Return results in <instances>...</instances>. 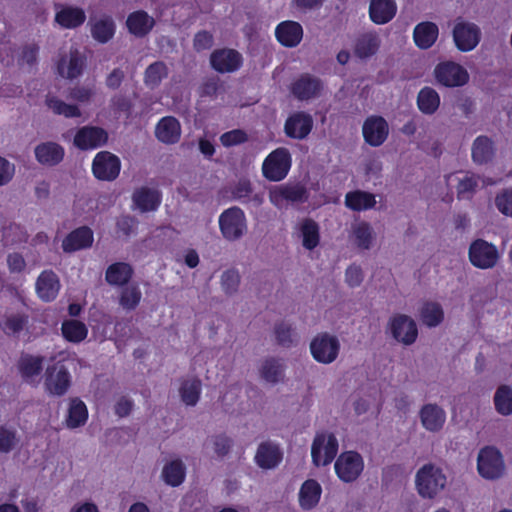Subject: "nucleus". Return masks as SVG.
Masks as SVG:
<instances>
[{"label":"nucleus","instance_id":"052dcab7","mask_svg":"<svg viewBox=\"0 0 512 512\" xmlns=\"http://www.w3.org/2000/svg\"><path fill=\"white\" fill-rule=\"evenodd\" d=\"M18 444L16 431L5 426L0 427V453L11 452Z\"/></svg>","mask_w":512,"mask_h":512},{"label":"nucleus","instance_id":"39448f33","mask_svg":"<svg viewBox=\"0 0 512 512\" xmlns=\"http://www.w3.org/2000/svg\"><path fill=\"white\" fill-rule=\"evenodd\" d=\"M470 263L481 270L493 269L500 260V252L497 246L484 239H476L468 248Z\"/></svg>","mask_w":512,"mask_h":512},{"label":"nucleus","instance_id":"f3484780","mask_svg":"<svg viewBox=\"0 0 512 512\" xmlns=\"http://www.w3.org/2000/svg\"><path fill=\"white\" fill-rule=\"evenodd\" d=\"M108 133L101 127L83 126L76 132L73 143L80 150H92L106 144Z\"/></svg>","mask_w":512,"mask_h":512},{"label":"nucleus","instance_id":"6e6552de","mask_svg":"<svg viewBox=\"0 0 512 512\" xmlns=\"http://www.w3.org/2000/svg\"><path fill=\"white\" fill-rule=\"evenodd\" d=\"M291 167V155L286 148H277L264 160L262 172L270 181H280L286 177Z\"/></svg>","mask_w":512,"mask_h":512},{"label":"nucleus","instance_id":"6ab92c4d","mask_svg":"<svg viewBox=\"0 0 512 512\" xmlns=\"http://www.w3.org/2000/svg\"><path fill=\"white\" fill-rule=\"evenodd\" d=\"M86 64L85 56L77 49H70L68 53L61 56L57 63L58 74L65 79L79 77Z\"/></svg>","mask_w":512,"mask_h":512},{"label":"nucleus","instance_id":"7c9ffc66","mask_svg":"<svg viewBox=\"0 0 512 512\" xmlns=\"http://www.w3.org/2000/svg\"><path fill=\"white\" fill-rule=\"evenodd\" d=\"M277 40L285 47H296L303 38V28L295 21H283L275 30Z\"/></svg>","mask_w":512,"mask_h":512},{"label":"nucleus","instance_id":"a19ab883","mask_svg":"<svg viewBox=\"0 0 512 512\" xmlns=\"http://www.w3.org/2000/svg\"><path fill=\"white\" fill-rule=\"evenodd\" d=\"M202 382L196 377L184 379L179 387L181 401L187 406H195L200 398Z\"/></svg>","mask_w":512,"mask_h":512},{"label":"nucleus","instance_id":"7ed1b4c3","mask_svg":"<svg viewBox=\"0 0 512 512\" xmlns=\"http://www.w3.org/2000/svg\"><path fill=\"white\" fill-rule=\"evenodd\" d=\"M218 224L222 237L229 242L240 240L248 231L246 215L236 206L225 209L219 215Z\"/></svg>","mask_w":512,"mask_h":512},{"label":"nucleus","instance_id":"5fc2aeb1","mask_svg":"<svg viewBox=\"0 0 512 512\" xmlns=\"http://www.w3.org/2000/svg\"><path fill=\"white\" fill-rule=\"evenodd\" d=\"M493 204L501 215L512 218V187L502 188L497 191Z\"/></svg>","mask_w":512,"mask_h":512},{"label":"nucleus","instance_id":"0eeeda50","mask_svg":"<svg viewBox=\"0 0 512 512\" xmlns=\"http://www.w3.org/2000/svg\"><path fill=\"white\" fill-rule=\"evenodd\" d=\"M364 459L355 451L342 452L334 463L337 477L344 483L356 481L364 470Z\"/></svg>","mask_w":512,"mask_h":512},{"label":"nucleus","instance_id":"412c9836","mask_svg":"<svg viewBox=\"0 0 512 512\" xmlns=\"http://www.w3.org/2000/svg\"><path fill=\"white\" fill-rule=\"evenodd\" d=\"M132 203V208L141 213L152 212L160 206L161 194L157 189L143 186L133 192Z\"/></svg>","mask_w":512,"mask_h":512},{"label":"nucleus","instance_id":"6e6d98bb","mask_svg":"<svg viewBox=\"0 0 512 512\" xmlns=\"http://www.w3.org/2000/svg\"><path fill=\"white\" fill-rule=\"evenodd\" d=\"M142 293L137 285H129L121 290L119 303L126 310H133L140 303Z\"/></svg>","mask_w":512,"mask_h":512},{"label":"nucleus","instance_id":"680f3d73","mask_svg":"<svg viewBox=\"0 0 512 512\" xmlns=\"http://www.w3.org/2000/svg\"><path fill=\"white\" fill-rule=\"evenodd\" d=\"M248 139L247 134L240 129H234L221 135L220 141L223 146L231 147L242 144Z\"/></svg>","mask_w":512,"mask_h":512},{"label":"nucleus","instance_id":"c756f323","mask_svg":"<svg viewBox=\"0 0 512 512\" xmlns=\"http://www.w3.org/2000/svg\"><path fill=\"white\" fill-rule=\"evenodd\" d=\"M397 13L395 0H371L369 5V17L377 25L390 22Z\"/></svg>","mask_w":512,"mask_h":512},{"label":"nucleus","instance_id":"f03ea898","mask_svg":"<svg viewBox=\"0 0 512 512\" xmlns=\"http://www.w3.org/2000/svg\"><path fill=\"white\" fill-rule=\"evenodd\" d=\"M477 472L485 480L494 481L502 478L506 464L502 452L495 446L482 447L477 454Z\"/></svg>","mask_w":512,"mask_h":512},{"label":"nucleus","instance_id":"3c124183","mask_svg":"<svg viewBox=\"0 0 512 512\" xmlns=\"http://www.w3.org/2000/svg\"><path fill=\"white\" fill-rule=\"evenodd\" d=\"M493 153V145L489 138L480 136L475 139L472 146V158L476 163H486L492 158Z\"/></svg>","mask_w":512,"mask_h":512},{"label":"nucleus","instance_id":"ea45409f","mask_svg":"<svg viewBox=\"0 0 512 512\" xmlns=\"http://www.w3.org/2000/svg\"><path fill=\"white\" fill-rule=\"evenodd\" d=\"M186 476V467L182 460L174 459L166 463L162 469L161 477L163 481L172 487H177L183 483Z\"/></svg>","mask_w":512,"mask_h":512},{"label":"nucleus","instance_id":"37998d69","mask_svg":"<svg viewBox=\"0 0 512 512\" xmlns=\"http://www.w3.org/2000/svg\"><path fill=\"white\" fill-rule=\"evenodd\" d=\"M380 43L381 40L376 33H365L357 39L354 52L359 58H369L378 51Z\"/></svg>","mask_w":512,"mask_h":512},{"label":"nucleus","instance_id":"dca6fc26","mask_svg":"<svg viewBox=\"0 0 512 512\" xmlns=\"http://www.w3.org/2000/svg\"><path fill=\"white\" fill-rule=\"evenodd\" d=\"M421 426L429 433H439L443 430L447 414L437 403H425L418 411Z\"/></svg>","mask_w":512,"mask_h":512},{"label":"nucleus","instance_id":"bf43d9fd","mask_svg":"<svg viewBox=\"0 0 512 512\" xmlns=\"http://www.w3.org/2000/svg\"><path fill=\"white\" fill-rule=\"evenodd\" d=\"M274 334L278 344L284 347H290L295 342V336L290 324L280 322L274 327Z\"/></svg>","mask_w":512,"mask_h":512},{"label":"nucleus","instance_id":"a878e982","mask_svg":"<svg viewBox=\"0 0 512 512\" xmlns=\"http://www.w3.org/2000/svg\"><path fill=\"white\" fill-rule=\"evenodd\" d=\"M58 276L52 270H45L38 276L35 289L38 297L45 302L53 301L60 290Z\"/></svg>","mask_w":512,"mask_h":512},{"label":"nucleus","instance_id":"2f4dec72","mask_svg":"<svg viewBox=\"0 0 512 512\" xmlns=\"http://www.w3.org/2000/svg\"><path fill=\"white\" fill-rule=\"evenodd\" d=\"M155 135L162 143H177L181 137V125L175 117H163L155 127Z\"/></svg>","mask_w":512,"mask_h":512},{"label":"nucleus","instance_id":"c9c22d12","mask_svg":"<svg viewBox=\"0 0 512 512\" xmlns=\"http://www.w3.org/2000/svg\"><path fill=\"white\" fill-rule=\"evenodd\" d=\"M88 420V409L86 404L79 398L69 400L64 423L69 429H76L84 426Z\"/></svg>","mask_w":512,"mask_h":512},{"label":"nucleus","instance_id":"cd10ccee","mask_svg":"<svg viewBox=\"0 0 512 512\" xmlns=\"http://www.w3.org/2000/svg\"><path fill=\"white\" fill-rule=\"evenodd\" d=\"M94 240L93 231L86 226L79 227L70 232L62 241V249L66 253H72L92 246Z\"/></svg>","mask_w":512,"mask_h":512},{"label":"nucleus","instance_id":"c03bdc74","mask_svg":"<svg viewBox=\"0 0 512 512\" xmlns=\"http://www.w3.org/2000/svg\"><path fill=\"white\" fill-rule=\"evenodd\" d=\"M132 273L133 270L129 264L117 262L107 268L105 278L110 285L122 286L130 280Z\"/></svg>","mask_w":512,"mask_h":512},{"label":"nucleus","instance_id":"9d476101","mask_svg":"<svg viewBox=\"0 0 512 512\" xmlns=\"http://www.w3.org/2000/svg\"><path fill=\"white\" fill-rule=\"evenodd\" d=\"M452 34L455 46L462 52L472 51L481 40L478 25L461 18L456 19Z\"/></svg>","mask_w":512,"mask_h":512},{"label":"nucleus","instance_id":"13d9d810","mask_svg":"<svg viewBox=\"0 0 512 512\" xmlns=\"http://www.w3.org/2000/svg\"><path fill=\"white\" fill-rule=\"evenodd\" d=\"M231 447V440L225 435H216L206 442V448L218 457H224L228 454Z\"/></svg>","mask_w":512,"mask_h":512},{"label":"nucleus","instance_id":"72a5a7b5","mask_svg":"<svg viewBox=\"0 0 512 512\" xmlns=\"http://www.w3.org/2000/svg\"><path fill=\"white\" fill-rule=\"evenodd\" d=\"M439 35L438 26L430 21L417 24L413 30V39L420 49H428L434 45Z\"/></svg>","mask_w":512,"mask_h":512},{"label":"nucleus","instance_id":"f257e3e1","mask_svg":"<svg viewBox=\"0 0 512 512\" xmlns=\"http://www.w3.org/2000/svg\"><path fill=\"white\" fill-rule=\"evenodd\" d=\"M447 484V477L439 466L428 463L423 465L415 475V488L424 499H434Z\"/></svg>","mask_w":512,"mask_h":512},{"label":"nucleus","instance_id":"774afa93","mask_svg":"<svg viewBox=\"0 0 512 512\" xmlns=\"http://www.w3.org/2000/svg\"><path fill=\"white\" fill-rule=\"evenodd\" d=\"M7 266L11 273H21L26 267L24 257L17 252L9 253L7 255Z\"/></svg>","mask_w":512,"mask_h":512},{"label":"nucleus","instance_id":"e433bc0d","mask_svg":"<svg viewBox=\"0 0 512 512\" xmlns=\"http://www.w3.org/2000/svg\"><path fill=\"white\" fill-rule=\"evenodd\" d=\"M115 22L110 16H100L91 20V35L100 42L107 43L115 34Z\"/></svg>","mask_w":512,"mask_h":512},{"label":"nucleus","instance_id":"2eb2a0df","mask_svg":"<svg viewBox=\"0 0 512 512\" xmlns=\"http://www.w3.org/2000/svg\"><path fill=\"white\" fill-rule=\"evenodd\" d=\"M389 124L378 115L367 117L362 125V134L365 142L372 147L381 146L389 136Z\"/></svg>","mask_w":512,"mask_h":512},{"label":"nucleus","instance_id":"de8ad7c7","mask_svg":"<svg viewBox=\"0 0 512 512\" xmlns=\"http://www.w3.org/2000/svg\"><path fill=\"white\" fill-rule=\"evenodd\" d=\"M61 331L63 337L72 343H80L86 339L88 335L87 326L78 320H65L62 323Z\"/></svg>","mask_w":512,"mask_h":512},{"label":"nucleus","instance_id":"473e14b6","mask_svg":"<svg viewBox=\"0 0 512 512\" xmlns=\"http://www.w3.org/2000/svg\"><path fill=\"white\" fill-rule=\"evenodd\" d=\"M322 83L308 75L302 76L292 84V94L299 100H309L320 95Z\"/></svg>","mask_w":512,"mask_h":512},{"label":"nucleus","instance_id":"f704fd0d","mask_svg":"<svg viewBox=\"0 0 512 512\" xmlns=\"http://www.w3.org/2000/svg\"><path fill=\"white\" fill-rule=\"evenodd\" d=\"M154 24V18L143 10L132 12L126 20L129 32L137 37L147 35L154 27Z\"/></svg>","mask_w":512,"mask_h":512},{"label":"nucleus","instance_id":"9b49d317","mask_svg":"<svg viewBox=\"0 0 512 512\" xmlns=\"http://www.w3.org/2000/svg\"><path fill=\"white\" fill-rule=\"evenodd\" d=\"M387 331L397 342L403 345L413 344L418 336L416 322L405 314L392 316L388 321Z\"/></svg>","mask_w":512,"mask_h":512},{"label":"nucleus","instance_id":"aec40b11","mask_svg":"<svg viewBox=\"0 0 512 512\" xmlns=\"http://www.w3.org/2000/svg\"><path fill=\"white\" fill-rule=\"evenodd\" d=\"M312 128V116L302 111L292 113L284 124L286 136L296 140L305 139L310 134Z\"/></svg>","mask_w":512,"mask_h":512},{"label":"nucleus","instance_id":"e2e57ef3","mask_svg":"<svg viewBox=\"0 0 512 512\" xmlns=\"http://www.w3.org/2000/svg\"><path fill=\"white\" fill-rule=\"evenodd\" d=\"M287 204L299 203L306 199V190L300 185H282Z\"/></svg>","mask_w":512,"mask_h":512},{"label":"nucleus","instance_id":"58836bf2","mask_svg":"<svg viewBox=\"0 0 512 512\" xmlns=\"http://www.w3.org/2000/svg\"><path fill=\"white\" fill-rule=\"evenodd\" d=\"M419 317L421 322L429 327H437L444 320V310L438 302H424L419 309Z\"/></svg>","mask_w":512,"mask_h":512},{"label":"nucleus","instance_id":"69168bd1","mask_svg":"<svg viewBox=\"0 0 512 512\" xmlns=\"http://www.w3.org/2000/svg\"><path fill=\"white\" fill-rule=\"evenodd\" d=\"M15 164L0 156V186L7 185L15 175Z\"/></svg>","mask_w":512,"mask_h":512},{"label":"nucleus","instance_id":"4d7b16f0","mask_svg":"<svg viewBox=\"0 0 512 512\" xmlns=\"http://www.w3.org/2000/svg\"><path fill=\"white\" fill-rule=\"evenodd\" d=\"M480 182H482V184L485 185V183L478 175L469 172L465 173L462 177L458 179V195L462 197H468L469 195L475 192Z\"/></svg>","mask_w":512,"mask_h":512},{"label":"nucleus","instance_id":"a18cd8bd","mask_svg":"<svg viewBox=\"0 0 512 512\" xmlns=\"http://www.w3.org/2000/svg\"><path fill=\"white\" fill-rule=\"evenodd\" d=\"M493 404L501 416L512 415V387L507 384L500 385L494 393Z\"/></svg>","mask_w":512,"mask_h":512},{"label":"nucleus","instance_id":"1a4fd4ad","mask_svg":"<svg viewBox=\"0 0 512 512\" xmlns=\"http://www.w3.org/2000/svg\"><path fill=\"white\" fill-rule=\"evenodd\" d=\"M338 440L332 433H319L311 445V457L315 466L330 464L338 452Z\"/></svg>","mask_w":512,"mask_h":512},{"label":"nucleus","instance_id":"423d86ee","mask_svg":"<svg viewBox=\"0 0 512 512\" xmlns=\"http://www.w3.org/2000/svg\"><path fill=\"white\" fill-rule=\"evenodd\" d=\"M433 75L439 85L447 88L464 86L470 78L467 69L453 61H444L437 64Z\"/></svg>","mask_w":512,"mask_h":512},{"label":"nucleus","instance_id":"4c0bfd02","mask_svg":"<svg viewBox=\"0 0 512 512\" xmlns=\"http://www.w3.org/2000/svg\"><path fill=\"white\" fill-rule=\"evenodd\" d=\"M376 205L375 195L366 191L355 190L345 195V206L352 211H366Z\"/></svg>","mask_w":512,"mask_h":512},{"label":"nucleus","instance_id":"20e7f679","mask_svg":"<svg viewBox=\"0 0 512 512\" xmlns=\"http://www.w3.org/2000/svg\"><path fill=\"white\" fill-rule=\"evenodd\" d=\"M309 350L316 362L329 365L338 359L341 342L338 336L329 332H321L311 340Z\"/></svg>","mask_w":512,"mask_h":512},{"label":"nucleus","instance_id":"864d4df0","mask_svg":"<svg viewBox=\"0 0 512 512\" xmlns=\"http://www.w3.org/2000/svg\"><path fill=\"white\" fill-rule=\"evenodd\" d=\"M167 75V66L163 62H154L145 70L144 83L147 87L153 89L157 87Z\"/></svg>","mask_w":512,"mask_h":512},{"label":"nucleus","instance_id":"8fccbe9b","mask_svg":"<svg viewBox=\"0 0 512 512\" xmlns=\"http://www.w3.org/2000/svg\"><path fill=\"white\" fill-rule=\"evenodd\" d=\"M45 103L56 115H62L66 118H76L81 116V111L77 105L68 104L55 96H47Z\"/></svg>","mask_w":512,"mask_h":512},{"label":"nucleus","instance_id":"338daca9","mask_svg":"<svg viewBox=\"0 0 512 512\" xmlns=\"http://www.w3.org/2000/svg\"><path fill=\"white\" fill-rule=\"evenodd\" d=\"M38 50L39 49L36 45H27L23 47L18 60L19 65H34L37 60Z\"/></svg>","mask_w":512,"mask_h":512},{"label":"nucleus","instance_id":"393cba45","mask_svg":"<svg viewBox=\"0 0 512 512\" xmlns=\"http://www.w3.org/2000/svg\"><path fill=\"white\" fill-rule=\"evenodd\" d=\"M295 236L305 250L312 251L320 244V227L310 218L303 219L296 226Z\"/></svg>","mask_w":512,"mask_h":512},{"label":"nucleus","instance_id":"49530a36","mask_svg":"<svg viewBox=\"0 0 512 512\" xmlns=\"http://www.w3.org/2000/svg\"><path fill=\"white\" fill-rule=\"evenodd\" d=\"M417 106L422 113L432 115L440 106V96L433 88L424 87L418 93Z\"/></svg>","mask_w":512,"mask_h":512},{"label":"nucleus","instance_id":"79ce46f5","mask_svg":"<svg viewBox=\"0 0 512 512\" xmlns=\"http://www.w3.org/2000/svg\"><path fill=\"white\" fill-rule=\"evenodd\" d=\"M284 370V364L280 359L267 358L262 362L259 373L267 383L276 384L283 380Z\"/></svg>","mask_w":512,"mask_h":512},{"label":"nucleus","instance_id":"603ef678","mask_svg":"<svg viewBox=\"0 0 512 512\" xmlns=\"http://www.w3.org/2000/svg\"><path fill=\"white\" fill-rule=\"evenodd\" d=\"M241 276L237 269L231 268L220 275V287L226 296H234L239 291Z\"/></svg>","mask_w":512,"mask_h":512},{"label":"nucleus","instance_id":"a211bd4d","mask_svg":"<svg viewBox=\"0 0 512 512\" xmlns=\"http://www.w3.org/2000/svg\"><path fill=\"white\" fill-rule=\"evenodd\" d=\"M349 241L356 249L366 251L376 245L377 234L369 222L357 221L351 225Z\"/></svg>","mask_w":512,"mask_h":512},{"label":"nucleus","instance_id":"b1692460","mask_svg":"<svg viewBox=\"0 0 512 512\" xmlns=\"http://www.w3.org/2000/svg\"><path fill=\"white\" fill-rule=\"evenodd\" d=\"M44 357L39 355L23 354L17 363L18 371L23 380L30 384H37L43 371Z\"/></svg>","mask_w":512,"mask_h":512},{"label":"nucleus","instance_id":"ddd939ff","mask_svg":"<svg viewBox=\"0 0 512 512\" xmlns=\"http://www.w3.org/2000/svg\"><path fill=\"white\" fill-rule=\"evenodd\" d=\"M120 169V159L108 151L98 152L92 162V172L98 180L113 181L118 177Z\"/></svg>","mask_w":512,"mask_h":512},{"label":"nucleus","instance_id":"4be33fe9","mask_svg":"<svg viewBox=\"0 0 512 512\" xmlns=\"http://www.w3.org/2000/svg\"><path fill=\"white\" fill-rule=\"evenodd\" d=\"M34 155L39 164L47 167H53L62 162L65 150L60 144L53 141H47L35 146Z\"/></svg>","mask_w":512,"mask_h":512},{"label":"nucleus","instance_id":"0e129e2a","mask_svg":"<svg viewBox=\"0 0 512 512\" xmlns=\"http://www.w3.org/2000/svg\"><path fill=\"white\" fill-rule=\"evenodd\" d=\"M363 271L360 266L352 264L347 267L345 271V283L351 287L356 288L363 282Z\"/></svg>","mask_w":512,"mask_h":512},{"label":"nucleus","instance_id":"09e8293b","mask_svg":"<svg viewBox=\"0 0 512 512\" xmlns=\"http://www.w3.org/2000/svg\"><path fill=\"white\" fill-rule=\"evenodd\" d=\"M232 195L235 199L243 202H253L259 206L263 203V195L259 193L253 194L251 183L248 180H239L232 189Z\"/></svg>","mask_w":512,"mask_h":512},{"label":"nucleus","instance_id":"5701e85b","mask_svg":"<svg viewBox=\"0 0 512 512\" xmlns=\"http://www.w3.org/2000/svg\"><path fill=\"white\" fill-rule=\"evenodd\" d=\"M212 67L220 73H230L239 69L242 64L240 53L233 49H220L211 54Z\"/></svg>","mask_w":512,"mask_h":512},{"label":"nucleus","instance_id":"bb28decb","mask_svg":"<svg viewBox=\"0 0 512 512\" xmlns=\"http://www.w3.org/2000/svg\"><path fill=\"white\" fill-rule=\"evenodd\" d=\"M283 454L279 446L273 442L267 441L261 443L255 454V462L262 469H274L282 461Z\"/></svg>","mask_w":512,"mask_h":512},{"label":"nucleus","instance_id":"4468645a","mask_svg":"<svg viewBox=\"0 0 512 512\" xmlns=\"http://www.w3.org/2000/svg\"><path fill=\"white\" fill-rule=\"evenodd\" d=\"M54 23L62 29H76L86 21L85 10L79 6L55 3Z\"/></svg>","mask_w":512,"mask_h":512},{"label":"nucleus","instance_id":"f8f14e48","mask_svg":"<svg viewBox=\"0 0 512 512\" xmlns=\"http://www.w3.org/2000/svg\"><path fill=\"white\" fill-rule=\"evenodd\" d=\"M71 384V375L65 365L60 362L49 366L45 372L44 386L48 394L64 395Z\"/></svg>","mask_w":512,"mask_h":512},{"label":"nucleus","instance_id":"c85d7f7f","mask_svg":"<svg viewBox=\"0 0 512 512\" xmlns=\"http://www.w3.org/2000/svg\"><path fill=\"white\" fill-rule=\"evenodd\" d=\"M322 487L315 479H307L302 483L298 491V503L302 510L314 509L320 502Z\"/></svg>","mask_w":512,"mask_h":512}]
</instances>
